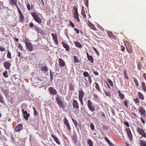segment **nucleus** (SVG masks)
Here are the masks:
<instances>
[{
	"instance_id": "obj_1",
	"label": "nucleus",
	"mask_w": 146,
	"mask_h": 146,
	"mask_svg": "<svg viewBox=\"0 0 146 146\" xmlns=\"http://www.w3.org/2000/svg\"><path fill=\"white\" fill-rule=\"evenodd\" d=\"M31 14L35 21L40 24L41 23V19L36 13L35 12H32L31 13Z\"/></svg>"
},
{
	"instance_id": "obj_2",
	"label": "nucleus",
	"mask_w": 146,
	"mask_h": 146,
	"mask_svg": "<svg viewBox=\"0 0 146 146\" xmlns=\"http://www.w3.org/2000/svg\"><path fill=\"white\" fill-rule=\"evenodd\" d=\"M56 99L59 107L60 108H62L64 109V103L59 96L57 95L56 96Z\"/></svg>"
},
{
	"instance_id": "obj_3",
	"label": "nucleus",
	"mask_w": 146,
	"mask_h": 146,
	"mask_svg": "<svg viewBox=\"0 0 146 146\" xmlns=\"http://www.w3.org/2000/svg\"><path fill=\"white\" fill-rule=\"evenodd\" d=\"M42 77L37 76L36 77V79L37 80L36 84L37 86L40 88L44 86V83L42 80Z\"/></svg>"
},
{
	"instance_id": "obj_4",
	"label": "nucleus",
	"mask_w": 146,
	"mask_h": 146,
	"mask_svg": "<svg viewBox=\"0 0 146 146\" xmlns=\"http://www.w3.org/2000/svg\"><path fill=\"white\" fill-rule=\"evenodd\" d=\"M25 43L26 45L27 49L29 51H31L33 50V47L30 42L28 40H26L25 42Z\"/></svg>"
},
{
	"instance_id": "obj_5",
	"label": "nucleus",
	"mask_w": 146,
	"mask_h": 146,
	"mask_svg": "<svg viewBox=\"0 0 146 146\" xmlns=\"http://www.w3.org/2000/svg\"><path fill=\"white\" fill-rule=\"evenodd\" d=\"M136 130L137 132L139 134H141L142 136L144 137H146V135L145 132L144 130L142 128H139L138 127H137L136 129Z\"/></svg>"
},
{
	"instance_id": "obj_6",
	"label": "nucleus",
	"mask_w": 146,
	"mask_h": 146,
	"mask_svg": "<svg viewBox=\"0 0 146 146\" xmlns=\"http://www.w3.org/2000/svg\"><path fill=\"white\" fill-rule=\"evenodd\" d=\"M63 121L64 122V124L66 126L68 130L69 131H70L71 130L70 125L68 120L66 117H64V118Z\"/></svg>"
},
{
	"instance_id": "obj_7",
	"label": "nucleus",
	"mask_w": 146,
	"mask_h": 146,
	"mask_svg": "<svg viewBox=\"0 0 146 146\" xmlns=\"http://www.w3.org/2000/svg\"><path fill=\"white\" fill-rule=\"evenodd\" d=\"M125 131L127 133V135L129 138V139L132 141L133 139L131 131L129 128H126Z\"/></svg>"
},
{
	"instance_id": "obj_8",
	"label": "nucleus",
	"mask_w": 146,
	"mask_h": 146,
	"mask_svg": "<svg viewBox=\"0 0 146 146\" xmlns=\"http://www.w3.org/2000/svg\"><path fill=\"white\" fill-rule=\"evenodd\" d=\"M139 112L141 115H145L146 111L143 107L140 106L138 110Z\"/></svg>"
},
{
	"instance_id": "obj_9",
	"label": "nucleus",
	"mask_w": 146,
	"mask_h": 146,
	"mask_svg": "<svg viewBox=\"0 0 146 146\" xmlns=\"http://www.w3.org/2000/svg\"><path fill=\"white\" fill-rule=\"evenodd\" d=\"M22 111L24 114V116L25 119L26 120H28L29 117L30 116V114L29 113H27V111H25L23 109H22Z\"/></svg>"
},
{
	"instance_id": "obj_10",
	"label": "nucleus",
	"mask_w": 146,
	"mask_h": 146,
	"mask_svg": "<svg viewBox=\"0 0 146 146\" xmlns=\"http://www.w3.org/2000/svg\"><path fill=\"white\" fill-rule=\"evenodd\" d=\"M48 90L51 94L54 95L57 94V92L56 90L52 87H50Z\"/></svg>"
},
{
	"instance_id": "obj_11",
	"label": "nucleus",
	"mask_w": 146,
	"mask_h": 146,
	"mask_svg": "<svg viewBox=\"0 0 146 146\" xmlns=\"http://www.w3.org/2000/svg\"><path fill=\"white\" fill-rule=\"evenodd\" d=\"M11 65V64L10 63L8 62H5L3 63V65L6 70L10 69Z\"/></svg>"
},
{
	"instance_id": "obj_12",
	"label": "nucleus",
	"mask_w": 146,
	"mask_h": 146,
	"mask_svg": "<svg viewBox=\"0 0 146 146\" xmlns=\"http://www.w3.org/2000/svg\"><path fill=\"white\" fill-rule=\"evenodd\" d=\"M62 44L63 45V47L65 48L67 52L70 50V47L66 43H65L64 42H62Z\"/></svg>"
},
{
	"instance_id": "obj_13",
	"label": "nucleus",
	"mask_w": 146,
	"mask_h": 146,
	"mask_svg": "<svg viewBox=\"0 0 146 146\" xmlns=\"http://www.w3.org/2000/svg\"><path fill=\"white\" fill-rule=\"evenodd\" d=\"M73 107L76 109H78L79 106L78 102L75 100H74L72 102Z\"/></svg>"
},
{
	"instance_id": "obj_14",
	"label": "nucleus",
	"mask_w": 146,
	"mask_h": 146,
	"mask_svg": "<svg viewBox=\"0 0 146 146\" xmlns=\"http://www.w3.org/2000/svg\"><path fill=\"white\" fill-rule=\"evenodd\" d=\"M84 92L82 88H80L79 91L78 98L79 99L83 98L84 96Z\"/></svg>"
},
{
	"instance_id": "obj_15",
	"label": "nucleus",
	"mask_w": 146,
	"mask_h": 146,
	"mask_svg": "<svg viewBox=\"0 0 146 146\" xmlns=\"http://www.w3.org/2000/svg\"><path fill=\"white\" fill-rule=\"evenodd\" d=\"M51 35L52 36L53 40L54 42L56 44H57L58 43V40H57V35L55 34L54 33L51 34Z\"/></svg>"
},
{
	"instance_id": "obj_16",
	"label": "nucleus",
	"mask_w": 146,
	"mask_h": 146,
	"mask_svg": "<svg viewBox=\"0 0 146 146\" xmlns=\"http://www.w3.org/2000/svg\"><path fill=\"white\" fill-rule=\"evenodd\" d=\"M51 136L58 144L61 145L60 142L57 137L52 134H51Z\"/></svg>"
},
{
	"instance_id": "obj_17",
	"label": "nucleus",
	"mask_w": 146,
	"mask_h": 146,
	"mask_svg": "<svg viewBox=\"0 0 146 146\" xmlns=\"http://www.w3.org/2000/svg\"><path fill=\"white\" fill-rule=\"evenodd\" d=\"M60 67H62L65 66V62L64 60L60 58L58 59Z\"/></svg>"
},
{
	"instance_id": "obj_18",
	"label": "nucleus",
	"mask_w": 146,
	"mask_h": 146,
	"mask_svg": "<svg viewBox=\"0 0 146 146\" xmlns=\"http://www.w3.org/2000/svg\"><path fill=\"white\" fill-rule=\"evenodd\" d=\"M138 141L141 146H146V142L144 140L140 139Z\"/></svg>"
},
{
	"instance_id": "obj_19",
	"label": "nucleus",
	"mask_w": 146,
	"mask_h": 146,
	"mask_svg": "<svg viewBox=\"0 0 146 146\" xmlns=\"http://www.w3.org/2000/svg\"><path fill=\"white\" fill-rule=\"evenodd\" d=\"M23 125L22 124H19L17 125L15 128V130L16 131H20L23 128Z\"/></svg>"
},
{
	"instance_id": "obj_20",
	"label": "nucleus",
	"mask_w": 146,
	"mask_h": 146,
	"mask_svg": "<svg viewBox=\"0 0 146 146\" xmlns=\"http://www.w3.org/2000/svg\"><path fill=\"white\" fill-rule=\"evenodd\" d=\"M88 26L91 29H93V30L96 31L97 29L96 28L95 26L94 25L90 23V21L89 22Z\"/></svg>"
},
{
	"instance_id": "obj_21",
	"label": "nucleus",
	"mask_w": 146,
	"mask_h": 146,
	"mask_svg": "<svg viewBox=\"0 0 146 146\" xmlns=\"http://www.w3.org/2000/svg\"><path fill=\"white\" fill-rule=\"evenodd\" d=\"M48 67L47 66H42L41 67V70L44 72H46L48 70Z\"/></svg>"
},
{
	"instance_id": "obj_22",
	"label": "nucleus",
	"mask_w": 146,
	"mask_h": 146,
	"mask_svg": "<svg viewBox=\"0 0 146 146\" xmlns=\"http://www.w3.org/2000/svg\"><path fill=\"white\" fill-rule=\"evenodd\" d=\"M126 47L128 53H132L133 52V50L131 46H129L128 47L126 46Z\"/></svg>"
},
{
	"instance_id": "obj_23",
	"label": "nucleus",
	"mask_w": 146,
	"mask_h": 146,
	"mask_svg": "<svg viewBox=\"0 0 146 146\" xmlns=\"http://www.w3.org/2000/svg\"><path fill=\"white\" fill-rule=\"evenodd\" d=\"M18 13L19 14V19H20V21H22L24 19V17L23 16V15L22 13V12L21 11H20V12H18Z\"/></svg>"
},
{
	"instance_id": "obj_24",
	"label": "nucleus",
	"mask_w": 146,
	"mask_h": 146,
	"mask_svg": "<svg viewBox=\"0 0 146 146\" xmlns=\"http://www.w3.org/2000/svg\"><path fill=\"white\" fill-rule=\"evenodd\" d=\"M9 2L10 4L12 6H13L14 4L16 3H17V0H9Z\"/></svg>"
},
{
	"instance_id": "obj_25",
	"label": "nucleus",
	"mask_w": 146,
	"mask_h": 146,
	"mask_svg": "<svg viewBox=\"0 0 146 146\" xmlns=\"http://www.w3.org/2000/svg\"><path fill=\"white\" fill-rule=\"evenodd\" d=\"M5 100H4L3 98L2 95L0 93V102L3 104H5Z\"/></svg>"
},
{
	"instance_id": "obj_26",
	"label": "nucleus",
	"mask_w": 146,
	"mask_h": 146,
	"mask_svg": "<svg viewBox=\"0 0 146 146\" xmlns=\"http://www.w3.org/2000/svg\"><path fill=\"white\" fill-rule=\"evenodd\" d=\"M69 85V89L71 91H73L74 90V87L73 85L71 83H69L68 84Z\"/></svg>"
},
{
	"instance_id": "obj_27",
	"label": "nucleus",
	"mask_w": 146,
	"mask_h": 146,
	"mask_svg": "<svg viewBox=\"0 0 146 146\" xmlns=\"http://www.w3.org/2000/svg\"><path fill=\"white\" fill-rule=\"evenodd\" d=\"M94 84H95L96 88L97 89V90L99 92H101V90L98 84L96 82H95L94 83Z\"/></svg>"
},
{
	"instance_id": "obj_28",
	"label": "nucleus",
	"mask_w": 146,
	"mask_h": 146,
	"mask_svg": "<svg viewBox=\"0 0 146 146\" xmlns=\"http://www.w3.org/2000/svg\"><path fill=\"white\" fill-rule=\"evenodd\" d=\"M138 97L140 99H141V100H143L144 98L142 94L140 92H138Z\"/></svg>"
},
{
	"instance_id": "obj_29",
	"label": "nucleus",
	"mask_w": 146,
	"mask_h": 146,
	"mask_svg": "<svg viewBox=\"0 0 146 146\" xmlns=\"http://www.w3.org/2000/svg\"><path fill=\"white\" fill-rule=\"evenodd\" d=\"M72 139L73 140H74V143H76L77 139L76 135V133L74 134L72 137Z\"/></svg>"
},
{
	"instance_id": "obj_30",
	"label": "nucleus",
	"mask_w": 146,
	"mask_h": 146,
	"mask_svg": "<svg viewBox=\"0 0 146 146\" xmlns=\"http://www.w3.org/2000/svg\"><path fill=\"white\" fill-rule=\"evenodd\" d=\"M74 18L77 19V22L80 21V20L79 17V13H74Z\"/></svg>"
},
{
	"instance_id": "obj_31",
	"label": "nucleus",
	"mask_w": 146,
	"mask_h": 146,
	"mask_svg": "<svg viewBox=\"0 0 146 146\" xmlns=\"http://www.w3.org/2000/svg\"><path fill=\"white\" fill-rule=\"evenodd\" d=\"M87 142L88 143L89 146H93V143L91 140L89 139L87 140Z\"/></svg>"
},
{
	"instance_id": "obj_32",
	"label": "nucleus",
	"mask_w": 146,
	"mask_h": 146,
	"mask_svg": "<svg viewBox=\"0 0 146 146\" xmlns=\"http://www.w3.org/2000/svg\"><path fill=\"white\" fill-rule=\"evenodd\" d=\"M74 43L76 46L77 47L79 48H81L82 47V45L79 42L76 41L74 42Z\"/></svg>"
},
{
	"instance_id": "obj_33",
	"label": "nucleus",
	"mask_w": 146,
	"mask_h": 146,
	"mask_svg": "<svg viewBox=\"0 0 146 146\" xmlns=\"http://www.w3.org/2000/svg\"><path fill=\"white\" fill-rule=\"evenodd\" d=\"M88 60L90 61L91 62L93 63L94 62V59L92 56H90L87 58Z\"/></svg>"
},
{
	"instance_id": "obj_34",
	"label": "nucleus",
	"mask_w": 146,
	"mask_h": 146,
	"mask_svg": "<svg viewBox=\"0 0 146 146\" xmlns=\"http://www.w3.org/2000/svg\"><path fill=\"white\" fill-rule=\"evenodd\" d=\"M118 92L119 94V96L121 99H123L124 98V95L122 94L120 91H118Z\"/></svg>"
},
{
	"instance_id": "obj_35",
	"label": "nucleus",
	"mask_w": 146,
	"mask_h": 146,
	"mask_svg": "<svg viewBox=\"0 0 146 146\" xmlns=\"http://www.w3.org/2000/svg\"><path fill=\"white\" fill-rule=\"evenodd\" d=\"M93 97L94 98L95 100L96 101H97L99 100V97L96 94H93Z\"/></svg>"
},
{
	"instance_id": "obj_36",
	"label": "nucleus",
	"mask_w": 146,
	"mask_h": 146,
	"mask_svg": "<svg viewBox=\"0 0 146 146\" xmlns=\"http://www.w3.org/2000/svg\"><path fill=\"white\" fill-rule=\"evenodd\" d=\"M83 75L85 77H88L89 76H90V74H89L88 72L86 71L84 72L83 73Z\"/></svg>"
},
{
	"instance_id": "obj_37",
	"label": "nucleus",
	"mask_w": 146,
	"mask_h": 146,
	"mask_svg": "<svg viewBox=\"0 0 146 146\" xmlns=\"http://www.w3.org/2000/svg\"><path fill=\"white\" fill-rule=\"evenodd\" d=\"M141 86L144 91L145 92L146 91V88L145 86V84L144 82H142L141 84Z\"/></svg>"
},
{
	"instance_id": "obj_38",
	"label": "nucleus",
	"mask_w": 146,
	"mask_h": 146,
	"mask_svg": "<svg viewBox=\"0 0 146 146\" xmlns=\"http://www.w3.org/2000/svg\"><path fill=\"white\" fill-rule=\"evenodd\" d=\"M133 101H134V102H135L136 104H139V99H138V98H134L133 99ZM137 105L138 106H139V104H137Z\"/></svg>"
},
{
	"instance_id": "obj_39",
	"label": "nucleus",
	"mask_w": 146,
	"mask_h": 146,
	"mask_svg": "<svg viewBox=\"0 0 146 146\" xmlns=\"http://www.w3.org/2000/svg\"><path fill=\"white\" fill-rule=\"evenodd\" d=\"M54 73H52L51 70L50 71V80L51 81H52L53 79V74Z\"/></svg>"
},
{
	"instance_id": "obj_40",
	"label": "nucleus",
	"mask_w": 146,
	"mask_h": 146,
	"mask_svg": "<svg viewBox=\"0 0 146 146\" xmlns=\"http://www.w3.org/2000/svg\"><path fill=\"white\" fill-rule=\"evenodd\" d=\"M134 82L135 83V85L137 87L139 86V84L137 79L135 78H133Z\"/></svg>"
},
{
	"instance_id": "obj_41",
	"label": "nucleus",
	"mask_w": 146,
	"mask_h": 146,
	"mask_svg": "<svg viewBox=\"0 0 146 146\" xmlns=\"http://www.w3.org/2000/svg\"><path fill=\"white\" fill-rule=\"evenodd\" d=\"M104 92L105 93V95L107 96L110 97L111 96V95L110 94V92L109 91H105L104 90Z\"/></svg>"
},
{
	"instance_id": "obj_42",
	"label": "nucleus",
	"mask_w": 146,
	"mask_h": 146,
	"mask_svg": "<svg viewBox=\"0 0 146 146\" xmlns=\"http://www.w3.org/2000/svg\"><path fill=\"white\" fill-rule=\"evenodd\" d=\"M88 108L90 109V111L92 112H94L95 110L94 108L92 106H91L88 107Z\"/></svg>"
},
{
	"instance_id": "obj_43",
	"label": "nucleus",
	"mask_w": 146,
	"mask_h": 146,
	"mask_svg": "<svg viewBox=\"0 0 146 146\" xmlns=\"http://www.w3.org/2000/svg\"><path fill=\"white\" fill-rule=\"evenodd\" d=\"M36 31L38 33H39L42 34H43L44 33V31H43L42 30L39 28H38V30H37Z\"/></svg>"
},
{
	"instance_id": "obj_44",
	"label": "nucleus",
	"mask_w": 146,
	"mask_h": 146,
	"mask_svg": "<svg viewBox=\"0 0 146 146\" xmlns=\"http://www.w3.org/2000/svg\"><path fill=\"white\" fill-rule=\"evenodd\" d=\"M81 14L85 18H86V15L85 13V12L84 11V10H82L81 12Z\"/></svg>"
},
{
	"instance_id": "obj_45",
	"label": "nucleus",
	"mask_w": 146,
	"mask_h": 146,
	"mask_svg": "<svg viewBox=\"0 0 146 146\" xmlns=\"http://www.w3.org/2000/svg\"><path fill=\"white\" fill-rule=\"evenodd\" d=\"M92 106V102L90 100H89L88 101L87 103V106L88 108Z\"/></svg>"
},
{
	"instance_id": "obj_46",
	"label": "nucleus",
	"mask_w": 146,
	"mask_h": 146,
	"mask_svg": "<svg viewBox=\"0 0 146 146\" xmlns=\"http://www.w3.org/2000/svg\"><path fill=\"white\" fill-rule=\"evenodd\" d=\"M73 10L74 11V13H78V8L76 6H74L73 7Z\"/></svg>"
},
{
	"instance_id": "obj_47",
	"label": "nucleus",
	"mask_w": 146,
	"mask_h": 146,
	"mask_svg": "<svg viewBox=\"0 0 146 146\" xmlns=\"http://www.w3.org/2000/svg\"><path fill=\"white\" fill-rule=\"evenodd\" d=\"M3 93L5 96H7L8 95L9 91L7 90H6L3 91Z\"/></svg>"
},
{
	"instance_id": "obj_48",
	"label": "nucleus",
	"mask_w": 146,
	"mask_h": 146,
	"mask_svg": "<svg viewBox=\"0 0 146 146\" xmlns=\"http://www.w3.org/2000/svg\"><path fill=\"white\" fill-rule=\"evenodd\" d=\"M7 71H5L4 72L3 74V76L4 77L6 78L8 77V76L7 74Z\"/></svg>"
},
{
	"instance_id": "obj_49",
	"label": "nucleus",
	"mask_w": 146,
	"mask_h": 146,
	"mask_svg": "<svg viewBox=\"0 0 146 146\" xmlns=\"http://www.w3.org/2000/svg\"><path fill=\"white\" fill-rule=\"evenodd\" d=\"M72 119L75 127H76L78 124L77 121L75 119H74L73 118H72Z\"/></svg>"
},
{
	"instance_id": "obj_50",
	"label": "nucleus",
	"mask_w": 146,
	"mask_h": 146,
	"mask_svg": "<svg viewBox=\"0 0 146 146\" xmlns=\"http://www.w3.org/2000/svg\"><path fill=\"white\" fill-rule=\"evenodd\" d=\"M7 58H11V53L10 52L9 50H8L7 51Z\"/></svg>"
},
{
	"instance_id": "obj_51",
	"label": "nucleus",
	"mask_w": 146,
	"mask_h": 146,
	"mask_svg": "<svg viewBox=\"0 0 146 146\" xmlns=\"http://www.w3.org/2000/svg\"><path fill=\"white\" fill-rule=\"evenodd\" d=\"M74 60L75 63L79 62V60L77 57L75 56H74Z\"/></svg>"
},
{
	"instance_id": "obj_52",
	"label": "nucleus",
	"mask_w": 146,
	"mask_h": 146,
	"mask_svg": "<svg viewBox=\"0 0 146 146\" xmlns=\"http://www.w3.org/2000/svg\"><path fill=\"white\" fill-rule=\"evenodd\" d=\"M107 81H108V82L110 84V85L111 86H113L112 82L111 80H110V79H108L107 80Z\"/></svg>"
},
{
	"instance_id": "obj_53",
	"label": "nucleus",
	"mask_w": 146,
	"mask_h": 146,
	"mask_svg": "<svg viewBox=\"0 0 146 146\" xmlns=\"http://www.w3.org/2000/svg\"><path fill=\"white\" fill-rule=\"evenodd\" d=\"M90 127L91 129L92 130H94V124L92 123H91L90 124Z\"/></svg>"
},
{
	"instance_id": "obj_54",
	"label": "nucleus",
	"mask_w": 146,
	"mask_h": 146,
	"mask_svg": "<svg viewBox=\"0 0 146 146\" xmlns=\"http://www.w3.org/2000/svg\"><path fill=\"white\" fill-rule=\"evenodd\" d=\"M88 80L90 84H91L92 82V80L90 76L88 77Z\"/></svg>"
},
{
	"instance_id": "obj_55",
	"label": "nucleus",
	"mask_w": 146,
	"mask_h": 146,
	"mask_svg": "<svg viewBox=\"0 0 146 146\" xmlns=\"http://www.w3.org/2000/svg\"><path fill=\"white\" fill-rule=\"evenodd\" d=\"M124 75L126 79L127 80H129V78L128 76L126 74V72L125 71H124Z\"/></svg>"
},
{
	"instance_id": "obj_56",
	"label": "nucleus",
	"mask_w": 146,
	"mask_h": 146,
	"mask_svg": "<svg viewBox=\"0 0 146 146\" xmlns=\"http://www.w3.org/2000/svg\"><path fill=\"white\" fill-rule=\"evenodd\" d=\"M17 3H15V4H14V5H15V7L17 8V11L18 12H20V11H21L19 9L18 6L17 5Z\"/></svg>"
},
{
	"instance_id": "obj_57",
	"label": "nucleus",
	"mask_w": 146,
	"mask_h": 146,
	"mask_svg": "<svg viewBox=\"0 0 146 146\" xmlns=\"http://www.w3.org/2000/svg\"><path fill=\"white\" fill-rule=\"evenodd\" d=\"M111 111L113 114L114 116L115 115V110L112 108H111Z\"/></svg>"
},
{
	"instance_id": "obj_58",
	"label": "nucleus",
	"mask_w": 146,
	"mask_h": 146,
	"mask_svg": "<svg viewBox=\"0 0 146 146\" xmlns=\"http://www.w3.org/2000/svg\"><path fill=\"white\" fill-rule=\"evenodd\" d=\"M93 48L94 50L95 51L96 53L97 54V55H98V56H99V53L98 52V50H97V49L96 48H95L94 47H93Z\"/></svg>"
},
{
	"instance_id": "obj_59",
	"label": "nucleus",
	"mask_w": 146,
	"mask_h": 146,
	"mask_svg": "<svg viewBox=\"0 0 146 146\" xmlns=\"http://www.w3.org/2000/svg\"><path fill=\"white\" fill-rule=\"evenodd\" d=\"M18 44L19 45L18 47L21 49V50H23V48L22 45L20 43H18Z\"/></svg>"
},
{
	"instance_id": "obj_60",
	"label": "nucleus",
	"mask_w": 146,
	"mask_h": 146,
	"mask_svg": "<svg viewBox=\"0 0 146 146\" xmlns=\"http://www.w3.org/2000/svg\"><path fill=\"white\" fill-rule=\"evenodd\" d=\"M69 22L70 24V25L72 26L73 27H74V25L73 24V23H72V22L70 21H69Z\"/></svg>"
},
{
	"instance_id": "obj_61",
	"label": "nucleus",
	"mask_w": 146,
	"mask_h": 146,
	"mask_svg": "<svg viewBox=\"0 0 146 146\" xmlns=\"http://www.w3.org/2000/svg\"><path fill=\"white\" fill-rule=\"evenodd\" d=\"M141 64L140 62H139L137 64L138 68L139 69H141Z\"/></svg>"
},
{
	"instance_id": "obj_62",
	"label": "nucleus",
	"mask_w": 146,
	"mask_h": 146,
	"mask_svg": "<svg viewBox=\"0 0 146 146\" xmlns=\"http://www.w3.org/2000/svg\"><path fill=\"white\" fill-rule=\"evenodd\" d=\"M74 30L77 34H78L79 33V31L78 29L76 28H74Z\"/></svg>"
},
{
	"instance_id": "obj_63",
	"label": "nucleus",
	"mask_w": 146,
	"mask_h": 146,
	"mask_svg": "<svg viewBox=\"0 0 146 146\" xmlns=\"http://www.w3.org/2000/svg\"><path fill=\"white\" fill-rule=\"evenodd\" d=\"M27 8L28 10L29 11L30 10L31 7H30V4L29 3L27 4Z\"/></svg>"
},
{
	"instance_id": "obj_64",
	"label": "nucleus",
	"mask_w": 146,
	"mask_h": 146,
	"mask_svg": "<svg viewBox=\"0 0 146 146\" xmlns=\"http://www.w3.org/2000/svg\"><path fill=\"white\" fill-rule=\"evenodd\" d=\"M29 26L31 28L33 27V26H34V24L32 22H31L29 23Z\"/></svg>"
}]
</instances>
